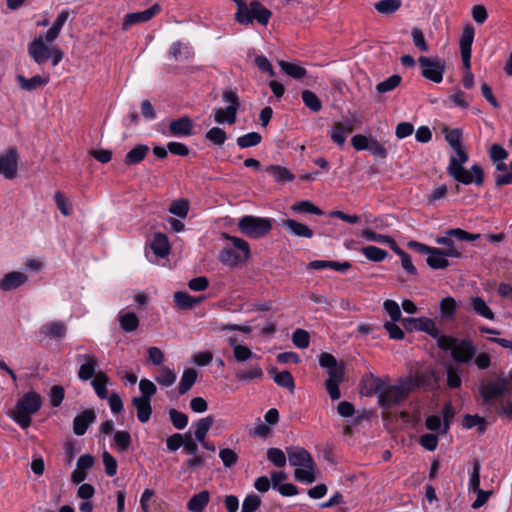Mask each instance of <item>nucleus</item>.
Masks as SVG:
<instances>
[{
	"mask_svg": "<svg viewBox=\"0 0 512 512\" xmlns=\"http://www.w3.org/2000/svg\"><path fill=\"white\" fill-rule=\"evenodd\" d=\"M475 31L472 25H467L462 31L460 38V51H472V44L474 41Z\"/></svg>",
	"mask_w": 512,
	"mask_h": 512,
	"instance_id": "obj_46",
	"label": "nucleus"
},
{
	"mask_svg": "<svg viewBox=\"0 0 512 512\" xmlns=\"http://www.w3.org/2000/svg\"><path fill=\"white\" fill-rule=\"evenodd\" d=\"M174 301L178 308L182 310L192 309L196 304L200 303L204 297L194 298L187 292L177 291L174 293Z\"/></svg>",
	"mask_w": 512,
	"mask_h": 512,
	"instance_id": "obj_31",
	"label": "nucleus"
},
{
	"mask_svg": "<svg viewBox=\"0 0 512 512\" xmlns=\"http://www.w3.org/2000/svg\"><path fill=\"white\" fill-rule=\"evenodd\" d=\"M48 44L45 36H39L34 38L28 45V54L38 65L45 64L51 57L54 46H49Z\"/></svg>",
	"mask_w": 512,
	"mask_h": 512,
	"instance_id": "obj_9",
	"label": "nucleus"
},
{
	"mask_svg": "<svg viewBox=\"0 0 512 512\" xmlns=\"http://www.w3.org/2000/svg\"><path fill=\"white\" fill-rule=\"evenodd\" d=\"M406 396L405 389L398 385H388L382 390V393L378 396V402L381 407L389 408L393 405L398 404Z\"/></svg>",
	"mask_w": 512,
	"mask_h": 512,
	"instance_id": "obj_10",
	"label": "nucleus"
},
{
	"mask_svg": "<svg viewBox=\"0 0 512 512\" xmlns=\"http://www.w3.org/2000/svg\"><path fill=\"white\" fill-rule=\"evenodd\" d=\"M289 464L296 467L294 477L298 482L311 484L316 480L315 462L312 455L304 448L293 446L287 448Z\"/></svg>",
	"mask_w": 512,
	"mask_h": 512,
	"instance_id": "obj_2",
	"label": "nucleus"
},
{
	"mask_svg": "<svg viewBox=\"0 0 512 512\" xmlns=\"http://www.w3.org/2000/svg\"><path fill=\"white\" fill-rule=\"evenodd\" d=\"M471 306L473 311L479 316L493 320L495 315L490 307L486 304V302L481 297H472L471 298Z\"/></svg>",
	"mask_w": 512,
	"mask_h": 512,
	"instance_id": "obj_38",
	"label": "nucleus"
},
{
	"mask_svg": "<svg viewBox=\"0 0 512 512\" xmlns=\"http://www.w3.org/2000/svg\"><path fill=\"white\" fill-rule=\"evenodd\" d=\"M196 379H197V371L195 369H193V368L185 369L182 373L179 387H178L179 394L183 395L186 392H188L192 388L194 383L196 382Z\"/></svg>",
	"mask_w": 512,
	"mask_h": 512,
	"instance_id": "obj_37",
	"label": "nucleus"
},
{
	"mask_svg": "<svg viewBox=\"0 0 512 512\" xmlns=\"http://www.w3.org/2000/svg\"><path fill=\"white\" fill-rule=\"evenodd\" d=\"M417 323H418L417 324L418 331L426 332L431 337L438 336L439 329L437 328V326L435 325V322L432 319L426 318V317H420V318H417Z\"/></svg>",
	"mask_w": 512,
	"mask_h": 512,
	"instance_id": "obj_57",
	"label": "nucleus"
},
{
	"mask_svg": "<svg viewBox=\"0 0 512 512\" xmlns=\"http://www.w3.org/2000/svg\"><path fill=\"white\" fill-rule=\"evenodd\" d=\"M281 225L288 233L296 237L312 238L314 234L307 225L293 219H286Z\"/></svg>",
	"mask_w": 512,
	"mask_h": 512,
	"instance_id": "obj_21",
	"label": "nucleus"
},
{
	"mask_svg": "<svg viewBox=\"0 0 512 512\" xmlns=\"http://www.w3.org/2000/svg\"><path fill=\"white\" fill-rule=\"evenodd\" d=\"M365 258L372 262H381L386 259L388 253L386 250L378 248L373 245L365 246L361 249Z\"/></svg>",
	"mask_w": 512,
	"mask_h": 512,
	"instance_id": "obj_42",
	"label": "nucleus"
},
{
	"mask_svg": "<svg viewBox=\"0 0 512 512\" xmlns=\"http://www.w3.org/2000/svg\"><path fill=\"white\" fill-rule=\"evenodd\" d=\"M318 361L319 365L326 369L328 376H330L331 373L344 372L343 365H339L336 358L330 353H321L319 355Z\"/></svg>",
	"mask_w": 512,
	"mask_h": 512,
	"instance_id": "obj_32",
	"label": "nucleus"
},
{
	"mask_svg": "<svg viewBox=\"0 0 512 512\" xmlns=\"http://www.w3.org/2000/svg\"><path fill=\"white\" fill-rule=\"evenodd\" d=\"M27 281V276L18 271H13L4 275L0 280V289L3 291H11L17 289Z\"/></svg>",
	"mask_w": 512,
	"mask_h": 512,
	"instance_id": "obj_20",
	"label": "nucleus"
},
{
	"mask_svg": "<svg viewBox=\"0 0 512 512\" xmlns=\"http://www.w3.org/2000/svg\"><path fill=\"white\" fill-rule=\"evenodd\" d=\"M260 505V497L254 493L249 494L243 500L241 512H255L260 507Z\"/></svg>",
	"mask_w": 512,
	"mask_h": 512,
	"instance_id": "obj_64",
	"label": "nucleus"
},
{
	"mask_svg": "<svg viewBox=\"0 0 512 512\" xmlns=\"http://www.w3.org/2000/svg\"><path fill=\"white\" fill-rule=\"evenodd\" d=\"M266 172L271 175L276 182H289L294 179L293 174L285 167L279 165H270Z\"/></svg>",
	"mask_w": 512,
	"mask_h": 512,
	"instance_id": "obj_41",
	"label": "nucleus"
},
{
	"mask_svg": "<svg viewBox=\"0 0 512 512\" xmlns=\"http://www.w3.org/2000/svg\"><path fill=\"white\" fill-rule=\"evenodd\" d=\"M457 303L454 298L446 297L440 301V313L443 318H452L455 314Z\"/></svg>",
	"mask_w": 512,
	"mask_h": 512,
	"instance_id": "obj_58",
	"label": "nucleus"
},
{
	"mask_svg": "<svg viewBox=\"0 0 512 512\" xmlns=\"http://www.w3.org/2000/svg\"><path fill=\"white\" fill-rule=\"evenodd\" d=\"M511 389L507 378L499 377L496 380L481 382L479 393L484 404H490L493 400L503 396Z\"/></svg>",
	"mask_w": 512,
	"mask_h": 512,
	"instance_id": "obj_7",
	"label": "nucleus"
},
{
	"mask_svg": "<svg viewBox=\"0 0 512 512\" xmlns=\"http://www.w3.org/2000/svg\"><path fill=\"white\" fill-rule=\"evenodd\" d=\"M394 253L396 255H398L401 259V265L403 267V269L409 273V274H412V275H415L417 273V269L416 267L413 265L412 263V260H411V257L409 254H407L404 250H402L401 248H399V246L397 245V247L393 250Z\"/></svg>",
	"mask_w": 512,
	"mask_h": 512,
	"instance_id": "obj_59",
	"label": "nucleus"
},
{
	"mask_svg": "<svg viewBox=\"0 0 512 512\" xmlns=\"http://www.w3.org/2000/svg\"><path fill=\"white\" fill-rule=\"evenodd\" d=\"M401 6V0H381L375 4V9L381 14L396 12Z\"/></svg>",
	"mask_w": 512,
	"mask_h": 512,
	"instance_id": "obj_55",
	"label": "nucleus"
},
{
	"mask_svg": "<svg viewBox=\"0 0 512 512\" xmlns=\"http://www.w3.org/2000/svg\"><path fill=\"white\" fill-rule=\"evenodd\" d=\"M235 375L238 380L249 382L254 379L262 378L264 372L259 365H253L248 370H238Z\"/></svg>",
	"mask_w": 512,
	"mask_h": 512,
	"instance_id": "obj_43",
	"label": "nucleus"
},
{
	"mask_svg": "<svg viewBox=\"0 0 512 512\" xmlns=\"http://www.w3.org/2000/svg\"><path fill=\"white\" fill-rule=\"evenodd\" d=\"M16 80L22 90L33 91L38 87L45 86L49 82V77L36 75L31 78H25L19 74L16 76Z\"/></svg>",
	"mask_w": 512,
	"mask_h": 512,
	"instance_id": "obj_23",
	"label": "nucleus"
},
{
	"mask_svg": "<svg viewBox=\"0 0 512 512\" xmlns=\"http://www.w3.org/2000/svg\"><path fill=\"white\" fill-rule=\"evenodd\" d=\"M292 341L296 347L305 349L309 346L310 343L309 333L303 329H296L293 332Z\"/></svg>",
	"mask_w": 512,
	"mask_h": 512,
	"instance_id": "obj_63",
	"label": "nucleus"
},
{
	"mask_svg": "<svg viewBox=\"0 0 512 512\" xmlns=\"http://www.w3.org/2000/svg\"><path fill=\"white\" fill-rule=\"evenodd\" d=\"M132 439L127 431H116L114 433V445L120 452H125L129 449Z\"/></svg>",
	"mask_w": 512,
	"mask_h": 512,
	"instance_id": "obj_50",
	"label": "nucleus"
},
{
	"mask_svg": "<svg viewBox=\"0 0 512 512\" xmlns=\"http://www.w3.org/2000/svg\"><path fill=\"white\" fill-rule=\"evenodd\" d=\"M69 16H70V11L68 9H63L58 13L52 26L48 29V31L45 34V40L48 43H53L56 40V38L60 34L61 29L67 22Z\"/></svg>",
	"mask_w": 512,
	"mask_h": 512,
	"instance_id": "obj_19",
	"label": "nucleus"
},
{
	"mask_svg": "<svg viewBox=\"0 0 512 512\" xmlns=\"http://www.w3.org/2000/svg\"><path fill=\"white\" fill-rule=\"evenodd\" d=\"M273 380L277 385L287 388L290 392L294 391L295 383L289 371H281L275 374Z\"/></svg>",
	"mask_w": 512,
	"mask_h": 512,
	"instance_id": "obj_53",
	"label": "nucleus"
},
{
	"mask_svg": "<svg viewBox=\"0 0 512 512\" xmlns=\"http://www.w3.org/2000/svg\"><path fill=\"white\" fill-rule=\"evenodd\" d=\"M169 417H170V420H171L173 426L176 429L182 430L188 424V416L185 413L180 412L176 409L169 410Z\"/></svg>",
	"mask_w": 512,
	"mask_h": 512,
	"instance_id": "obj_61",
	"label": "nucleus"
},
{
	"mask_svg": "<svg viewBox=\"0 0 512 512\" xmlns=\"http://www.w3.org/2000/svg\"><path fill=\"white\" fill-rule=\"evenodd\" d=\"M278 65L285 74L297 80L302 79L307 74L306 69L297 63L281 60L278 61Z\"/></svg>",
	"mask_w": 512,
	"mask_h": 512,
	"instance_id": "obj_36",
	"label": "nucleus"
},
{
	"mask_svg": "<svg viewBox=\"0 0 512 512\" xmlns=\"http://www.w3.org/2000/svg\"><path fill=\"white\" fill-rule=\"evenodd\" d=\"M237 110L238 107L236 105H227L225 109H214L212 115L216 123H228L231 125L236 122Z\"/></svg>",
	"mask_w": 512,
	"mask_h": 512,
	"instance_id": "obj_22",
	"label": "nucleus"
},
{
	"mask_svg": "<svg viewBox=\"0 0 512 512\" xmlns=\"http://www.w3.org/2000/svg\"><path fill=\"white\" fill-rule=\"evenodd\" d=\"M132 404L136 408L138 420L141 423H146L150 419L152 413L151 401L149 399L134 397L132 399Z\"/></svg>",
	"mask_w": 512,
	"mask_h": 512,
	"instance_id": "obj_28",
	"label": "nucleus"
},
{
	"mask_svg": "<svg viewBox=\"0 0 512 512\" xmlns=\"http://www.w3.org/2000/svg\"><path fill=\"white\" fill-rule=\"evenodd\" d=\"M454 154L450 156L447 171L456 181L469 185L475 183L481 186L484 182V174L482 168L474 164L470 170H467L463 165L468 161V154L463 145L459 148L453 149Z\"/></svg>",
	"mask_w": 512,
	"mask_h": 512,
	"instance_id": "obj_1",
	"label": "nucleus"
},
{
	"mask_svg": "<svg viewBox=\"0 0 512 512\" xmlns=\"http://www.w3.org/2000/svg\"><path fill=\"white\" fill-rule=\"evenodd\" d=\"M185 55V58H188L191 55V48L189 46L183 47L180 41H176L172 43L169 49V56L174 60H180Z\"/></svg>",
	"mask_w": 512,
	"mask_h": 512,
	"instance_id": "obj_60",
	"label": "nucleus"
},
{
	"mask_svg": "<svg viewBox=\"0 0 512 512\" xmlns=\"http://www.w3.org/2000/svg\"><path fill=\"white\" fill-rule=\"evenodd\" d=\"M418 62L424 78L434 83L442 82L446 67L444 60L439 57L421 56L419 57Z\"/></svg>",
	"mask_w": 512,
	"mask_h": 512,
	"instance_id": "obj_8",
	"label": "nucleus"
},
{
	"mask_svg": "<svg viewBox=\"0 0 512 512\" xmlns=\"http://www.w3.org/2000/svg\"><path fill=\"white\" fill-rule=\"evenodd\" d=\"M267 459L276 467H284L287 461L285 453L280 448H269Z\"/></svg>",
	"mask_w": 512,
	"mask_h": 512,
	"instance_id": "obj_54",
	"label": "nucleus"
},
{
	"mask_svg": "<svg viewBox=\"0 0 512 512\" xmlns=\"http://www.w3.org/2000/svg\"><path fill=\"white\" fill-rule=\"evenodd\" d=\"M67 332V326L62 321H53L46 323L40 327V333L46 338L55 341H61Z\"/></svg>",
	"mask_w": 512,
	"mask_h": 512,
	"instance_id": "obj_15",
	"label": "nucleus"
},
{
	"mask_svg": "<svg viewBox=\"0 0 512 512\" xmlns=\"http://www.w3.org/2000/svg\"><path fill=\"white\" fill-rule=\"evenodd\" d=\"M301 97L305 106L311 111L319 112L321 110L322 103L314 92L310 90H304L301 94Z\"/></svg>",
	"mask_w": 512,
	"mask_h": 512,
	"instance_id": "obj_45",
	"label": "nucleus"
},
{
	"mask_svg": "<svg viewBox=\"0 0 512 512\" xmlns=\"http://www.w3.org/2000/svg\"><path fill=\"white\" fill-rule=\"evenodd\" d=\"M262 140L258 132H249L237 138V145L242 148H250L257 146Z\"/></svg>",
	"mask_w": 512,
	"mask_h": 512,
	"instance_id": "obj_47",
	"label": "nucleus"
},
{
	"mask_svg": "<svg viewBox=\"0 0 512 512\" xmlns=\"http://www.w3.org/2000/svg\"><path fill=\"white\" fill-rule=\"evenodd\" d=\"M386 383L387 382L380 377L369 373L364 376L361 381L360 393L366 396H372L374 394L379 396L382 393V390L386 387Z\"/></svg>",
	"mask_w": 512,
	"mask_h": 512,
	"instance_id": "obj_14",
	"label": "nucleus"
},
{
	"mask_svg": "<svg viewBox=\"0 0 512 512\" xmlns=\"http://www.w3.org/2000/svg\"><path fill=\"white\" fill-rule=\"evenodd\" d=\"M476 351V347L472 341L462 339L458 340L451 355L456 362L467 364L475 357Z\"/></svg>",
	"mask_w": 512,
	"mask_h": 512,
	"instance_id": "obj_12",
	"label": "nucleus"
},
{
	"mask_svg": "<svg viewBox=\"0 0 512 512\" xmlns=\"http://www.w3.org/2000/svg\"><path fill=\"white\" fill-rule=\"evenodd\" d=\"M150 249L157 258H165L170 252L168 237L162 233H156L151 242Z\"/></svg>",
	"mask_w": 512,
	"mask_h": 512,
	"instance_id": "obj_18",
	"label": "nucleus"
},
{
	"mask_svg": "<svg viewBox=\"0 0 512 512\" xmlns=\"http://www.w3.org/2000/svg\"><path fill=\"white\" fill-rule=\"evenodd\" d=\"M109 384V378L106 375V373L99 371L94 379L91 381V385L96 393V395L100 399H107L108 398V390L107 386Z\"/></svg>",
	"mask_w": 512,
	"mask_h": 512,
	"instance_id": "obj_30",
	"label": "nucleus"
},
{
	"mask_svg": "<svg viewBox=\"0 0 512 512\" xmlns=\"http://www.w3.org/2000/svg\"><path fill=\"white\" fill-rule=\"evenodd\" d=\"M361 237L364 238L367 241L377 242V243H381V244H386V245H388L390 247V249L392 251L398 245L396 243V241L392 237H390L388 235H384V234H378V233L372 231L371 229H363L361 231Z\"/></svg>",
	"mask_w": 512,
	"mask_h": 512,
	"instance_id": "obj_29",
	"label": "nucleus"
},
{
	"mask_svg": "<svg viewBox=\"0 0 512 512\" xmlns=\"http://www.w3.org/2000/svg\"><path fill=\"white\" fill-rule=\"evenodd\" d=\"M192 121L188 117H182L170 123L169 129L174 136H189L192 134Z\"/></svg>",
	"mask_w": 512,
	"mask_h": 512,
	"instance_id": "obj_27",
	"label": "nucleus"
},
{
	"mask_svg": "<svg viewBox=\"0 0 512 512\" xmlns=\"http://www.w3.org/2000/svg\"><path fill=\"white\" fill-rule=\"evenodd\" d=\"M41 405V396L34 391H30L17 401L15 408L10 410L7 415L22 429H26L31 425V416L41 408Z\"/></svg>",
	"mask_w": 512,
	"mask_h": 512,
	"instance_id": "obj_3",
	"label": "nucleus"
},
{
	"mask_svg": "<svg viewBox=\"0 0 512 512\" xmlns=\"http://www.w3.org/2000/svg\"><path fill=\"white\" fill-rule=\"evenodd\" d=\"M210 501V494L203 490L194 494L187 503V509L190 512H203Z\"/></svg>",
	"mask_w": 512,
	"mask_h": 512,
	"instance_id": "obj_26",
	"label": "nucleus"
},
{
	"mask_svg": "<svg viewBox=\"0 0 512 512\" xmlns=\"http://www.w3.org/2000/svg\"><path fill=\"white\" fill-rule=\"evenodd\" d=\"M82 364L78 371V377L82 381H88L96 376V368L98 366V358L95 354H78L76 356Z\"/></svg>",
	"mask_w": 512,
	"mask_h": 512,
	"instance_id": "obj_11",
	"label": "nucleus"
},
{
	"mask_svg": "<svg viewBox=\"0 0 512 512\" xmlns=\"http://www.w3.org/2000/svg\"><path fill=\"white\" fill-rule=\"evenodd\" d=\"M308 266L313 270L333 269L344 273L351 267V264L347 261L337 262L329 260H314L311 261Z\"/></svg>",
	"mask_w": 512,
	"mask_h": 512,
	"instance_id": "obj_24",
	"label": "nucleus"
},
{
	"mask_svg": "<svg viewBox=\"0 0 512 512\" xmlns=\"http://www.w3.org/2000/svg\"><path fill=\"white\" fill-rule=\"evenodd\" d=\"M426 262L432 269H444L449 265L443 250L435 247L431 249V252L427 256Z\"/></svg>",
	"mask_w": 512,
	"mask_h": 512,
	"instance_id": "obj_33",
	"label": "nucleus"
},
{
	"mask_svg": "<svg viewBox=\"0 0 512 512\" xmlns=\"http://www.w3.org/2000/svg\"><path fill=\"white\" fill-rule=\"evenodd\" d=\"M206 138L215 145H223L227 139L225 131L219 127H213L206 133Z\"/></svg>",
	"mask_w": 512,
	"mask_h": 512,
	"instance_id": "obj_62",
	"label": "nucleus"
},
{
	"mask_svg": "<svg viewBox=\"0 0 512 512\" xmlns=\"http://www.w3.org/2000/svg\"><path fill=\"white\" fill-rule=\"evenodd\" d=\"M343 380L344 372L331 373L326 379L325 387L332 400H338L341 397L339 385Z\"/></svg>",
	"mask_w": 512,
	"mask_h": 512,
	"instance_id": "obj_25",
	"label": "nucleus"
},
{
	"mask_svg": "<svg viewBox=\"0 0 512 512\" xmlns=\"http://www.w3.org/2000/svg\"><path fill=\"white\" fill-rule=\"evenodd\" d=\"M447 386L451 389H458L461 387L462 378L461 371L452 365L446 367Z\"/></svg>",
	"mask_w": 512,
	"mask_h": 512,
	"instance_id": "obj_49",
	"label": "nucleus"
},
{
	"mask_svg": "<svg viewBox=\"0 0 512 512\" xmlns=\"http://www.w3.org/2000/svg\"><path fill=\"white\" fill-rule=\"evenodd\" d=\"M95 419L96 415L92 409L85 410L81 414L77 415L73 421L74 434L77 436L84 435Z\"/></svg>",
	"mask_w": 512,
	"mask_h": 512,
	"instance_id": "obj_17",
	"label": "nucleus"
},
{
	"mask_svg": "<svg viewBox=\"0 0 512 512\" xmlns=\"http://www.w3.org/2000/svg\"><path fill=\"white\" fill-rule=\"evenodd\" d=\"M149 147L144 144L137 145L127 152L124 163L126 165H135L140 163L147 155Z\"/></svg>",
	"mask_w": 512,
	"mask_h": 512,
	"instance_id": "obj_35",
	"label": "nucleus"
},
{
	"mask_svg": "<svg viewBox=\"0 0 512 512\" xmlns=\"http://www.w3.org/2000/svg\"><path fill=\"white\" fill-rule=\"evenodd\" d=\"M238 227L246 236L258 239L270 232L272 224L268 218L246 215L239 219Z\"/></svg>",
	"mask_w": 512,
	"mask_h": 512,
	"instance_id": "obj_6",
	"label": "nucleus"
},
{
	"mask_svg": "<svg viewBox=\"0 0 512 512\" xmlns=\"http://www.w3.org/2000/svg\"><path fill=\"white\" fill-rule=\"evenodd\" d=\"M480 470L481 463L478 459H474L472 462V470L470 471L468 490H479L480 488Z\"/></svg>",
	"mask_w": 512,
	"mask_h": 512,
	"instance_id": "obj_48",
	"label": "nucleus"
},
{
	"mask_svg": "<svg viewBox=\"0 0 512 512\" xmlns=\"http://www.w3.org/2000/svg\"><path fill=\"white\" fill-rule=\"evenodd\" d=\"M342 127L340 122H335L330 128V138L331 140L337 144L339 147H342L345 144L347 133Z\"/></svg>",
	"mask_w": 512,
	"mask_h": 512,
	"instance_id": "obj_51",
	"label": "nucleus"
},
{
	"mask_svg": "<svg viewBox=\"0 0 512 512\" xmlns=\"http://www.w3.org/2000/svg\"><path fill=\"white\" fill-rule=\"evenodd\" d=\"M17 171V153L10 150L7 154L0 156V174L7 179H13Z\"/></svg>",
	"mask_w": 512,
	"mask_h": 512,
	"instance_id": "obj_16",
	"label": "nucleus"
},
{
	"mask_svg": "<svg viewBox=\"0 0 512 512\" xmlns=\"http://www.w3.org/2000/svg\"><path fill=\"white\" fill-rule=\"evenodd\" d=\"M271 16L272 12L259 1H251L248 6L242 5L239 11L235 13L236 21L242 25H249L253 21H257L259 24L266 26Z\"/></svg>",
	"mask_w": 512,
	"mask_h": 512,
	"instance_id": "obj_5",
	"label": "nucleus"
},
{
	"mask_svg": "<svg viewBox=\"0 0 512 512\" xmlns=\"http://www.w3.org/2000/svg\"><path fill=\"white\" fill-rule=\"evenodd\" d=\"M213 424V418L211 416H207L199 419L196 423H194L195 431H194V439L198 442H203L206 438L209 429Z\"/></svg>",
	"mask_w": 512,
	"mask_h": 512,
	"instance_id": "obj_40",
	"label": "nucleus"
},
{
	"mask_svg": "<svg viewBox=\"0 0 512 512\" xmlns=\"http://www.w3.org/2000/svg\"><path fill=\"white\" fill-rule=\"evenodd\" d=\"M401 83V77L397 74L391 75L376 85V90L383 94L394 90Z\"/></svg>",
	"mask_w": 512,
	"mask_h": 512,
	"instance_id": "obj_52",
	"label": "nucleus"
},
{
	"mask_svg": "<svg viewBox=\"0 0 512 512\" xmlns=\"http://www.w3.org/2000/svg\"><path fill=\"white\" fill-rule=\"evenodd\" d=\"M161 11V7L159 4H154L148 9L140 12L128 13L123 21V30L129 29L132 25L136 23H142L149 21L152 17L158 14Z\"/></svg>",
	"mask_w": 512,
	"mask_h": 512,
	"instance_id": "obj_13",
	"label": "nucleus"
},
{
	"mask_svg": "<svg viewBox=\"0 0 512 512\" xmlns=\"http://www.w3.org/2000/svg\"><path fill=\"white\" fill-rule=\"evenodd\" d=\"M118 320L121 329L125 332H133L139 326V319L134 312L121 311Z\"/></svg>",
	"mask_w": 512,
	"mask_h": 512,
	"instance_id": "obj_34",
	"label": "nucleus"
},
{
	"mask_svg": "<svg viewBox=\"0 0 512 512\" xmlns=\"http://www.w3.org/2000/svg\"><path fill=\"white\" fill-rule=\"evenodd\" d=\"M291 209L296 213H308L318 216L323 214L322 210H320L310 200L298 201L292 205Z\"/></svg>",
	"mask_w": 512,
	"mask_h": 512,
	"instance_id": "obj_44",
	"label": "nucleus"
},
{
	"mask_svg": "<svg viewBox=\"0 0 512 512\" xmlns=\"http://www.w3.org/2000/svg\"><path fill=\"white\" fill-rule=\"evenodd\" d=\"M383 308L390 317L389 322H398L401 320L402 313L399 304L396 301L390 299L385 300L383 303Z\"/></svg>",
	"mask_w": 512,
	"mask_h": 512,
	"instance_id": "obj_56",
	"label": "nucleus"
},
{
	"mask_svg": "<svg viewBox=\"0 0 512 512\" xmlns=\"http://www.w3.org/2000/svg\"><path fill=\"white\" fill-rule=\"evenodd\" d=\"M223 236L231 244V246L224 247L219 253L218 258L223 265L237 267L249 258L250 247L245 240L227 234Z\"/></svg>",
	"mask_w": 512,
	"mask_h": 512,
	"instance_id": "obj_4",
	"label": "nucleus"
},
{
	"mask_svg": "<svg viewBox=\"0 0 512 512\" xmlns=\"http://www.w3.org/2000/svg\"><path fill=\"white\" fill-rule=\"evenodd\" d=\"M176 379V373L167 366L161 367L155 377V381L165 388L171 387L176 382Z\"/></svg>",
	"mask_w": 512,
	"mask_h": 512,
	"instance_id": "obj_39",
	"label": "nucleus"
}]
</instances>
